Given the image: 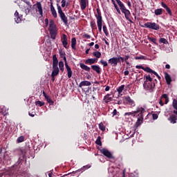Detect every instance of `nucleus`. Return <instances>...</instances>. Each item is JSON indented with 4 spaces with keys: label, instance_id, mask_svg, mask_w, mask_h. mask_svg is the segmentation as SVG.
Wrapping results in <instances>:
<instances>
[{
    "label": "nucleus",
    "instance_id": "obj_10",
    "mask_svg": "<svg viewBox=\"0 0 177 177\" xmlns=\"http://www.w3.org/2000/svg\"><path fill=\"white\" fill-rule=\"evenodd\" d=\"M108 63L111 64V67H117L119 62L117 57H113L108 60Z\"/></svg>",
    "mask_w": 177,
    "mask_h": 177
},
{
    "label": "nucleus",
    "instance_id": "obj_15",
    "mask_svg": "<svg viewBox=\"0 0 177 177\" xmlns=\"http://www.w3.org/2000/svg\"><path fill=\"white\" fill-rule=\"evenodd\" d=\"M21 17H23V16L20 17V15H19V12L16 11L15 12V20L17 24H19V23L21 22Z\"/></svg>",
    "mask_w": 177,
    "mask_h": 177
},
{
    "label": "nucleus",
    "instance_id": "obj_13",
    "mask_svg": "<svg viewBox=\"0 0 177 177\" xmlns=\"http://www.w3.org/2000/svg\"><path fill=\"white\" fill-rule=\"evenodd\" d=\"M125 100L126 102H127L128 104L131 106V107H135V106H136V104H135V101L131 99V97L129 96L125 97Z\"/></svg>",
    "mask_w": 177,
    "mask_h": 177
},
{
    "label": "nucleus",
    "instance_id": "obj_25",
    "mask_svg": "<svg viewBox=\"0 0 177 177\" xmlns=\"http://www.w3.org/2000/svg\"><path fill=\"white\" fill-rule=\"evenodd\" d=\"M50 12H51L53 17H55V19H56L57 17V12H56V10L55 9L53 4L50 5Z\"/></svg>",
    "mask_w": 177,
    "mask_h": 177
},
{
    "label": "nucleus",
    "instance_id": "obj_20",
    "mask_svg": "<svg viewBox=\"0 0 177 177\" xmlns=\"http://www.w3.org/2000/svg\"><path fill=\"white\" fill-rule=\"evenodd\" d=\"M110 96H111V94L106 95L104 97L103 102H104L105 103H110V102L113 100V97H110Z\"/></svg>",
    "mask_w": 177,
    "mask_h": 177
},
{
    "label": "nucleus",
    "instance_id": "obj_38",
    "mask_svg": "<svg viewBox=\"0 0 177 177\" xmlns=\"http://www.w3.org/2000/svg\"><path fill=\"white\" fill-rule=\"evenodd\" d=\"M59 68L61 71H64V63L62 61L59 62Z\"/></svg>",
    "mask_w": 177,
    "mask_h": 177
},
{
    "label": "nucleus",
    "instance_id": "obj_42",
    "mask_svg": "<svg viewBox=\"0 0 177 177\" xmlns=\"http://www.w3.org/2000/svg\"><path fill=\"white\" fill-rule=\"evenodd\" d=\"M101 139H102V138L100 137V136H99L95 141L96 145H97L98 146H102Z\"/></svg>",
    "mask_w": 177,
    "mask_h": 177
},
{
    "label": "nucleus",
    "instance_id": "obj_32",
    "mask_svg": "<svg viewBox=\"0 0 177 177\" xmlns=\"http://www.w3.org/2000/svg\"><path fill=\"white\" fill-rule=\"evenodd\" d=\"M161 98L165 99V104H168V102H169V97H168V95L163 94V95H162Z\"/></svg>",
    "mask_w": 177,
    "mask_h": 177
},
{
    "label": "nucleus",
    "instance_id": "obj_64",
    "mask_svg": "<svg viewBox=\"0 0 177 177\" xmlns=\"http://www.w3.org/2000/svg\"><path fill=\"white\" fill-rule=\"evenodd\" d=\"M159 104H160V106H164V102H162V100H160Z\"/></svg>",
    "mask_w": 177,
    "mask_h": 177
},
{
    "label": "nucleus",
    "instance_id": "obj_41",
    "mask_svg": "<svg viewBox=\"0 0 177 177\" xmlns=\"http://www.w3.org/2000/svg\"><path fill=\"white\" fill-rule=\"evenodd\" d=\"M147 58L143 55L135 57L136 60H146Z\"/></svg>",
    "mask_w": 177,
    "mask_h": 177
},
{
    "label": "nucleus",
    "instance_id": "obj_37",
    "mask_svg": "<svg viewBox=\"0 0 177 177\" xmlns=\"http://www.w3.org/2000/svg\"><path fill=\"white\" fill-rule=\"evenodd\" d=\"M149 73L151 74H153V75H156L158 78L159 81H161V76H159L158 73H157V72H156V71H153L152 69H151V71H149Z\"/></svg>",
    "mask_w": 177,
    "mask_h": 177
},
{
    "label": "nucleus",
    "instance_id": "obj_16",
    "mask_svg": "<svg viewBox=\"0 0 177 177\" xmlns=\"http://www.w3.org/2000/svg\"><path fill=\"white\" fill-rule=\"evenodd\" d=\"M161 6H162V8H164V9H166V12H167L169 16H172V11L171 10V8H169V7H168V6L165 4V3L162 2Z\"/></svg>",
    "mask_w": 177,
    "mask_h": 177
},
{
    "label": "nucleus",
    "instance_id": "obj_60",
    "mask_svg": "<svg viewBox=\"0 0 177 177\" xmlns=\"http://www.w3.org/2000/svg\"><path fill=\"white\" fill-rule=\"evenodd\" d=\"M45 24H46V27H47L48 24H49V20L48 19H45Z\"/></svg>",
    "mask_w": 177,
    "mask_h": 177
},
{
    "label": "nucleus",
    "instance_id": "obj_57",
    "mask_svg": "<svg viewBox=\"0 0 177 177\" xmlns=\"http://www.w3.org/2000/svg\"><path fill=\"white\" fill-rule=\"evenodd\" d=\"M30 9L28 8H27L26 9H25V12L26 15H28V13H30Z\"/></svg>",
    "mask_w": 177,
    "mask_h": 177
},
{
    "label": "nucleus",
    "instance_id": "obj_9",
    "mask_svg": "<svg viewBox=\"0 0 177 177\" xmlns=\"http://www.w3.org/2000/svg\"><path fill=\"white\" fill-rule=\"evenodd\" d=\"M100 153L102 154H104L105 157H107V158L113 159L114 158V156H113V154L111 152H110L108 149H106L104 148L100 150Z\"/></svg>",
    "mask_w": 177,
    "mask_h": 177
},
{
    "label": "nucleus",
    "instance_id": "obj_30",
    "mask_svg": "<svg viewBox=\"0 0 177 177\" xmlns=\"http://www.w3.org/2000/svg\"><path fill=\"white\" fill-rule=\"evenodd\" d=\"M152 76H151L150 75H145L144 78H145V82H153V78H151Z\"/></svg>",
    "mask_w": 177,
    "mask_h": 177
},
{
    "label": "nucleus",
    "instance_id": "obj_54",
    "mask_svg": "<svg viewBox=\"0 0 177 177\" xmlns=\"http://www.w3.org/2000/svg\"><path fill=\"white\" fill-rule=\"evenodd\" d=\"M153 117V120H157V118H158V115H157V113H153L152 115Z\"/></svg>",
    "mask_w": 177,
    "mask_h": 177
},
{
    "label": "nucleus",
    "instance_id": "obj_53",
    "mask_svg": "<svg viewBox=\"0 0 177 177\" xmlns=\"http://www.w3.org/2000/svg\"><path fill=\"white\" fill-rule=\"evenodd\" d=\"M83 38H86V39H91V35H89L88 34H84Z\"/></svg>",
    "mask_w": 177,
    "mask_h": 177
},
{
    "label": "nucleus",
    "instance_id": "obj_29",
    "mask_svg": "<svg viewBox=\"0 0 177 177\" xmlns=\"http://www.w3.org/2000/svg\"><path fill=\"white\" fill-rule=\"evenodd\" d=\"M75 45H77V39L75 37H73L71 39V48L72 49H76L75 48Z\"/></svg>",
    "mask_w": 177,
    "mask_h": 177
},
{
    "label": "nucleus",
    "instance_id": "obj_63",
    "mask_svg": "<svg viewBox=\"0 0 177 177\" xmlns=\"http://www.w3.org/2000/svg\"><path fill=\"white\" fill-rule=\"evenodd\" d=\"M105 91L106 92H109V91H110V87L109 86H106L105 88Z\"/></svg>",
    "mask_w": 177,
    "mask_h": 177
},
{
    "label": "nucleus",
    "instance_id": "obj_3",
    "mask_svg": "<svg viewBox=\"0 0 177 177\" xmlns=\"http://www.w3.org/2000/svg\"><path fill=\"white\" fill-rule=\"evenodd\" d=\"M97 19V26L99 32H102V27L103 26V18L102 17V12L99 8H97V15H95Z\"/></svg>",
    "mask_w": 177,
    "mask_h": 177
},
{
    "label": "nucleus",
    "instance_id": "obj_50",
    "mask_svg": "<svg viewBox=\"0 0 177 177\" xmlns=\"http://www.w3.org/2000/svg\"><path fill=\"white\" fill-rule=\"evenodd\" d=\"M117 59H118V63H121V62L124 63L125 62V58L121 57V55H118Z\"/></svg>",
    "mask_w": 177,
    "mask_h": 177
},
{
    "label": "nucleus",
    "instance_id": "obj_44",
    "mask_svg": "<svg viewBox=\"0 0 177 177\" xmlns=\"http://www.w3.org/2000/svg\"><path fill=\"white\" fill-rule=\"evenodd\" d=\"M103 31L106 37H109V30H107V26L106 25H104L102 26Z\"/></svg>",
    "mask_w": 177,
    "mask_h": 177
},
{
    "label": "nucleus",
    "instance_id": "obj_55",
    "mask_svg": "<svg viewBox=\"0 0 177 177\" xmlns=\"http://www.w3.org/2000/svg\"><path fill=\"white\" fill-rule=\"evenodd\" d=\"M62 7L64 8L66 6V0H62Z\"/></svg>",
    "mask_w": 177,
    "mask_h": 177
},
{
    "label": "nucleus",
    "instance_id": "obj_45",
    "mask_svg": "<svg viewBox=\"0 0 177 177\" xmlns=\"http://www.w3.org/2000/svg\"><path fill=\"white\" fill-rule=\"evenodd\" d=\"M148 39L149 41L153 42V44H155V45H158V44H157V39L154 37H148Z\"/></svg>",
    "mask_w": 177,
    "mask_h": 177
},
{
    "label": "nucleus",
    "instance_id": "obj_31",
    "mask_svg": "<svg viewBox=\"0 0 177 177\" xmlns=\"http://www.w3.org/2000/svg\"><path fill=\"white\" fill-rule=\"evenodd\" d=\"M59 75V68H53V72L51 75L56 77V75Z\"/></svg>",
    "mask_w": 177,
    "mask_h": 177
},
{
    "label": "nucleus",
    "instance_id": "obj_22",
    "mask_svg": "<svg viewBox=\"0 0 177 177\" xmlns=\"http://www.w3.org/2000/svg\"><path fill=\"white\" fill-rule=\"evenodd\" d=\"M136 68H141L142 70H144V71H146V73H150V71H151V68H150V67L145 68L142 65L136 66Z\"/></svg>",
    "mask_w": 177,
    "mask_h": 177
},
{
    "label": "nucleus",
    "instance_id": "obj_21",
    "mask_svg": "<svg viewBox=\"0 0 177 177\" xmlns=\"http://www.w3.org/2000/svg\"><path fill=\"white\" fill-rule=\"evenodd\" d=\"M91 84L89 81H82L79 84V88H82V86H91Z\"/></svg>",
    "mask_w": 177,
    "mask_h": 177
},
{
    "label": "nucleus",
    "instance_id": "obj_34",
    "mask_svg": "<svg viewBox=\"0 0 177 177\" xmlns=\"http://www.w3.org/2000/svg\"><path fill=\"white\" fill-rule=\"evenodd\" d=\"M50 35L52 39H56V30H50Z\"/></svg>",
    "mask_w": 177,
    "mask_h": 177
},
{
    "label": "nucleus",
    "instance_id": "obj_17",
    "mask_svg": "<svg viewBox=\"0 0 177 177\" xmlns=\"http://www.w3.org/2000/svg\"><path fill=\"white\" fill-rule=\"evenodd\" d=\"M91 68L93 71H95L97 74H100L102 73V68H100V66L98 65H92Z\"/></svg>",
    "mask_w": 177,
    "mask_h": 177
},
{
    "label": "nucleus",
    "instance_id": "obj_35",
    "mask_svg": "<svg viewBox=\"0 0 177 177\" xmlns=\"http://www.w3.org/2000/svg\"><path fill=\"white\" fill-rule=\"evenodd\" d=\"M90 26L92 30H97V26H96V22H95V21H91L90 22Z\"/></svg>",
    "mask_w": 177,
    "mask_h": 177
},
{
    "label": "nucleus",
    "instance_id": "obj_62",
    "mask_svg": "<svg viewBox=\"0 0 177 177\" xmlns=\"http://www.w3.org/2000/svg\"><path fill=\"white\" fill-rule=\"evenodd\" d=\"M124 75H129V71H125L124 72Z\"/></svg>",
    "mask_w": 177,
    "mask_h": 177
},
{
    "label": "nucleus",
    "instance_id": "obj_36",
    "mask_svg": "<svg viewBox=\"0 0 177 177\" xmlns=\"http://www.w3.org/2000/svg\"><path fill=\"white\" fill-rule=\"evenodd\" d=\"M155 15L156 16H160V15H162V8L155 10Z\"/></svg>",
    "mask_w": 177,
    "mask_h": 177
},
{
    "label": "nucleus",
    "instance_id": "obj_56",
    "mask_svg": "<svg viewBox=\"0 0 177 177\" xmlns=\"http://www.w3.org/2000/svg\"><path fill=\"white\" fill-rule=\"evenodd\" d=\"M102 41H104L106 45H107V46H109L110 44H109V41H107V40L106 39H102Z\"/></svg>",
    "mask_w": 177,
    "mask_h": 177
},
{
    "label": "nucleus",
    "instance_id": "obj_51",
    "mask_svg": "<svg viewBox=\"0 0 177 177\" xmlns=\"http://www.w3.org/2000/svg\"><path fill=\"white\" fill-rule=\"evenodd\" d=\"M17 143H21L22 142H24V136H21L19 137L17 140Z\"/></svg>",
    "mask_w": 177,
    "mask_h": 177
},
{
    "label": "nucleus",
    "instance_id": "obj_14",
    "mask_svg": "<svg viewBox=\"0 0 177 177\" xmlns=\"http://www.w3.org/2000/svg\"><path fill=\"white\" fill-rule=\"evenodd\" d=\"M62 39L64 48H66V49H67V45H68V42L67 41V35L63 34Z\"/></svg>",
    "mask_w": 177,
    "mask_h": 177
},
{
    "label": "nucleus",
    "instance_id": "obj_6",
    "mask_svg": "<svg viewBox=\"0 0 177 177\" xmlns=\"http://www.w3.org/2000/svg\"><path fill=\"white\" fill-rule=\"evenodd\" d=\"M57 6L58 15H59L61 20H62L65 26H68V19L66 17V14L63 12V10H62V7L58 4H57Z\"/></svg>",
    "mask_w": 177,
    "mask_h": 177
},
{
    "label": "nucleus",
    "instance_id": "obj_2",
    "mask_svg": "<svg viewBox=\"0 0 177 177\" xmlns=\"http://www.w3.org/2000/svg\"><path fill=\"white\" fill-rule=\"evenodd\" d=\"M59 56L60 57L64 58V60L65 62V67L67 71L68 78H71V77H73V71H71V68L70 67V66H68V64H67V59L66 58V53L60 50Z\"/></svg>",
    "mask_w": 177,
    "mask_h": 177
},
{
    "label": "nucleus",
    "instance_id": "obj_48",
    "mask_svg": "<svg viewBox=\"0 0 177 177\" xmlns=\"http://www.w3.org/2000/svg\"><path fill=\"white\" fill-rule=\"evenodd\" d=\"M129 57H129V55H127L124 56V62H125L126 64H127V66H131V63H129L128 62V59H129Z\"/></svg>",
    "mask_w": 177,
    "mask_h": 177
},
{
    "label": "nucleus",
    "instance_id": "obj_47",
    "mask_svg": "<svg viewBox=\"0 0 177 177\" xmlns=\"http://www.w3.org/2000/svg\"><path fill=\"white\" fill-rule=\"evenodd\" d=\"M35 104H36V106H39V107H42V106L45 105V102H41V101H36Z\"/></svg>",
    "mask_w": 177,
    "mask_h": 177
},
{
    "label": "nucleus",
    "instance_id": "obj_26",
    "mask_svg": "<svg viewBox=\"0 0 177 177\" xmlns=\"http://www.w3.org/2000/svg\"><path fill=\"white\" fill-rule=\"evenodd\" d=\"M80 66L82 68V70H84L85 71H91V68L83 63L80 64Z\"/></svg>",
    "mask_w": 177,
    "mask_h": 177
},
{
    "label": "nucleus",
    "instance_id": "obj_59",
    "mask_svg": "<svg viewBox=\"0 0 177 177\" xmlns=\"http://www.w3.org/2000/svg\"><path fill=\"white\" fill-rule=\"evenodd\" d=\"M112 114L113 115H117V109H114Z\"/></svg>",
    "mask_w": 177,
    "mask_h": 177
},
{
    "label": "nucleus",
    "instance_id": "obj_27",
    "mask_svg": "<svg viewBox=\"0 0 177 177\" xmlns=\"http://www.w3.org/2000/svg\"><path fill=\"white\" fill-rule=\"evenodd\" d=\"M173 107L174 109H175L173 113L174 114H176V115H177V100L175 99L173 100Z\"/></svg>",
    "mask_w": 177,
    "mask_h": 177
},
{
    "label": "nucleus",
    "instance_id": "obj_24",
    "mask_svg": "<svg viewBox=\"0 0 177 177\" xmlns=\"http://www.w3.org/2000/svg\"><path fill=\"white\" fill-rule=\"evenodd\" d=\"M97 59L96 58H90L85 61V64H95Z\"/></svg>",
    "mask_w": 177,
    "mask_h": 177
},
{
    "label": "nucleus",
    "instance_id": "obj_8",
    "mask_svg": "<svg viewBox=\"0 0 177 177\" xmlns=\"http://www.w3.org/2000/svg\"><path fill=\"white\" fill-rule=\"evenodd\" d=\"M143 86L147 91H149V92H153V89L156 88V83H152V82H145L143 84Z\"/></svg>",
    "mask_w": 177,
    "mask_h": 177
},
{
    "label": "nucleus",
    "instance_id": "obj_1",
    "mask_svg": "<svg viewBox=\"0 0 177 177\" xmlns=\"http://www.w3.org/2000/svg\"><path fill=\"white\" fill-rule=\"evenodd\" d=\"M146 113V110L143 107H137L136 111L133 112H127L124 113V116L126 115H133V117L138 118V122H143V114Z\"/></svg>",
    "mask_w": 177,
    "mask_h": 177
},
{
    "label": "nucleus",
    "instance_id": "obj_18",
    "mask_svg": "<svg viewBox=\"0 0 177 177\" xmlns=\"http://www.w3.org/2000/svg\"><path fill=\"white\" fill-rule=\"evenodd\" d=\"M168 120L170 121L171 124H176L177 116L175 114H172L169 116Z\"/></svg>",
    "mask_w": 177,
    "mask_h": 177
},
{
    "label": "nucleus",
    "instance_id": "obj_40",
    "mask_svg": "<svg viewBox=\"0 0 177 177\" xmlns=\"http://www.w3.org/2000/svg\"><path fill=\"white\" fill-rule=\"evenodd\" d=\"M99 129H100V131H106V126H104V124H103V122H100L99 124Z\"/></svg>",
    "mask_w": 177,
    "mask_h": 177
},
{
    "label": "nucleus",
    "instance_id": "obj_23",
    "mask_svg": "<svg viewBox=\"0 0 177 177\" xmlns=\"http://www.w3.org/2000/svg\"><path fill=\"white\" fill-rule=\"evenodd\" d=\"M86 2H88V0H80V8L82 10L86 9Z\"/></svg>",
    "mask_w": 177,
    "mask_h": 177
},
{
    "label": "nucleus",
    "instance_id": "obj_43",
    "mask_svg": "<svg viewBox=\"0 0 177 177\" xmlns=\"http://www.w3.org/2000/svg\"><path fill=\"white\" fill-rule=\"evenodd\" d=\"M159 42L160 44H165V45H167L168 40H167L165 38H160Z\"/></svg>",
    "mask_w": 177,
    "mask_h": 177
},
{
    "label": "nucleus",
    "instance_id": "obj_61",
    "mask_svg": "<svg viewBox=\"0 0 177 177\" xmlns=\"http://www.w3.org/2000/svg\"><path fill=\"white\" fill-rule=\"evenodd\" d=\"M116 104H122V100H118L116 102Z\"/></svg>",
    "mask_w": 177,
    "mask_h": 177
},
{
    "label": "nucleus",
    "instance_id": "obj_39",
    "mask_svg": "<svg viewBox=\"0 0 177 177\" xmlns=\"http://www.w3.org/2000/svg\"><path fill=\"white\" fill-rule=\"evenodd\" d=\"M124 88H125V85H122L117 88V91L118 92L119 95L122 93V91H124Z\"/></svg>",
    "mask_w": 177,
    "mask_h": 177
},
{
    "label": "nucleus",
    "instance_id": "obj_46",
    "mask_svg": "<svg viewBox=\"0 0 177 177\" xmlns=\"http://www.w3.org/2000/svg\"><path fill=\"white\" fill-rule=\"evenodd\" d=\"M46 100H47V102L49 103L50 106H53V104H55V102H53L52 100V99L50 98V97H48L47 98H46Z\"/></svg>",
    "mask_w": 177,
    "mask_h": 177
},
{
    "label": "nucleus",
    "instance_id": "obj_33",
    "mask_svg": "<svg viewBox=\"0 0 177 177\" xmlns=\"http://www.w3.org/2000/svg\"><path fill=\"white\" fill-rule=\"evenodd\" d=\"M93 56H95L96 58L95 59H100L102 57V53L99 51H95L93 53Z\"/></svg>",
    "mask_w": 177,
    "mask_h": 177
},
{
    "label": "nucleus",
    "instance_id": "obj_49",
    "mask_svg": "<svg viewBox=\"0 0 177 177\" xmlns=\"http://www.w3.org/2000/svg\"><path fill=\"white\" fill-rule=\"evenodd\" d=\"M100 63L103 66V67H107V66H109V64L107 63V62H106L103 59H101L100 61Z\"/></svg>",
    "mask_w": 177,
    "mask_h": 177
},
{
    "label": "nucleus",
    "instance_id": "obj_28",
    "mask_svg": "<svg viewBox=\"0 0 177 177\" xmlns=\"http://www.w3.org/2000/svg\"><path fill=\"white\" fill-rule=\"evenodd\" d=\"M111 2L113 4L115 9H116V12L119 15H121V10H120V8H118V6L117 5V3H115V1L114 0H111Z\"/></svg>",
    "mask_w": 177,
    "mask_h": 177
},
{
    "label": "nucleus",
    "instance_id": "obj_11",
    "mask_svg": "<svg viewBox=\"0 0 177 177\" xmlns=\"http://www.w3.org/2000/svg\"><path fill=\"white\" fill-rule=\"evenodd\" d=\"M58 64L59 60H57V57H56V55H54L53 56V68H59Z\"/></svg>",
    "mask_w": 177,
    "mask_h": 177
},
{
    "label": "nucleus",
    "instance_id": "obj_5",
    "mask_svg": "<svg viewBox=\"0 0 177 177\" xmlns=\"http://www.w3.org/2000/svg\"><path fill=\"white\" fill-rule=\"evenodd\" d=\"M141 27L143 28L155 30L156 31H158V30H160V25L156 24L155 22H147L144 25H142Z\"/></svg>",
    "mask_w": 177,
    "mask_h": 177
},
{
    "label": "nucleus",
    "instance_id": "obj_52",
    "mask_svg": "<svg viewBox=\"0 0 177 177\" xmlns=\"http://www.w3.org/2000/svg\"><path fill=\"white\" fill-rule=\"evenodd\" d=\"M17 173L15 172V170H12L10 172V176H17Z\"/></svg>",
    "mask_w": 177,
    "mask_h": 177
},
{
    "label": "nucleus",
    "instance_id": "obj_58",
    "mask_svg": "<svg viewBox=\"0 0 177 177\" xmlns=\"http://www.w3.org/2000/svg\"><path fill=\"white\" fill-rule=\"evenodd\" d=\"M43 95L44 96L45 99L49 97V96L46 94V93H45V91L43 92Z\"/></svg>",
    "mask_w": 177,
    "mask_h": 177
},
{
    "label": "nucleus",
    "instance_id": "obj_7",
    "mask_svg": "<svg viewBox=\"0 0 177 177\" xmlns=\"http://www.w3.org/2000/svg\"><path fill=\"white\" fill-rule=\"evenodd\" d=\"M32 8L35 10L37 13H39L41 17H44V10L42 9V3H41V2L37 1L33 5Z\"/></svg>",
    "mask_w": 177,
    "mask_h": 177
},
{
    "label": "nucleus",
    "instance_id": "obj_12",
    "mask_svg": "<svg viewBox=\"0 0 177 177\" xmlns=\"http://www.w3.org/2000/svg\"><path fill=\"white\" fill-rule=\"evenodd\" d=\"M165 79L167 84L171 85V82H172V77H171V75L167 72H165Z\"/></svg>",
    "mask_w": 177,
    "mask_h": 177
},
{
    "label": "nucleus",
    "instance_id": "obj_19",
    "mask_svg": "<svg viewBox=\"0 0 177 177\" xmlns=\"http://www.w3.org/2000/svg\"><path fill=\"white\" fill-rule=\"evenodd\" d=\"M56 30V26L55 25V21L50 20L49 24V31H55Z\"/></svg>",
    "mask_w": 177,
    "mask_h": 177
},
{
    "label": "nucleus",
    "instance_id": "obj_4",
    "mask_svg": "<svg viewBox=\"0 0 177 177\" xmlns=\"http://www.w3.org/2000/svg\"><path fill=\"white\" fill-rule=\"evenodd\" d=\"M120 8V10L122 13L124 14L125 19L128 20V21H130V23H132V20H131V12L129 10L127 9V7H125V5H124L122 3L118 5Z\"/></svg>",
    "mask_w": 177,
    "mask_h": 177
}]
</instances>
